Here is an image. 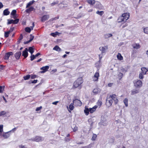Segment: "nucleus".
<instances>
[{"label": "nucleus", "instance_id": "nucleus-1", "mask_svg": "<svg viewBox=\"0 0 148 148\" xmlns=\"http://www.w3.org/2000/svg\"><path fill=\"white\" fill-rule=\"evenodd\" d=\"M130 16L129 13H124L122 14L121 16H120L118 19L117 21L119 23L122 22H126L127 20Z\"/></svg>", "mask_w": 148, "mask_h": 148}, {"label": "nucleus", "instance_id": "nucleus-2", "mask_svg": "<svg viewBox=\"0 0 148 148\" xmlns=\"http://www.w3.org/2000/svg\"><path fill=\"white\" fill-rule=\"evenodd\" d=\"M108 49V47L107 45L104 46H103L100 47H99V49L101 51V54L99 55V61H100L103 57V54L106 53Z\"/></svg>", "mask_w": 148, "mask_h": 148}, {"label": "nucleus", "instance_id": "nucleus-3", "mask_svg": "<svg viewBox=\"0 0 148 148\" xmlns=\"http://www.w3.org/2000/svg\"><path fill=\"white\" fill-rule=\"evenodd\" d=\"M83 82L82 78L81 77L78 78L74 82L73 87L77 88Z\"/></svg>", "mask_w": 148, "mask_h": 148}, {"label": "nucleus", "instance_id": "nucleus-4", "mask_svg": "<svg viewBox=\"0 0 148 148\" xmlns=\"http://www.w3.org/2000/svg\"><path fill=\"white\" fill-rule=\"evenodd\" d=\"M99 77V70H97L92 77V80L94 82H97Z\"/></svg>", "mask_w": 148, "mask_h": 148}, {"label": "nucleus", "instance_id": "nucleus-5", "mask_svg": "<svg viewBox=\"0 0 148 148\" xmlns=\"http://www.w3.org/2000/svg\"><path fill=\"white\" fill-rule=\"evenodd\" d=\"M134 83V86L136 88H140L142 86V81L139 80H135Z\"/></svg>", "mask_w": 148, "mask_h": 148}, {"label": "nucleus", "instance_id": "nucleus-6", "mask_svg": "<svg viewBox=\"0 0 148 148\" xmlns=\"http://www.w3.org/2000/svg\"><path fill=\"white\" fill-rule=\"evenodd\" d=\"M112 100H113L115 104L117 103L118 102L117 96L115 94L111 95L109 97Z\"/></svg>", "mask_w": 148, "mask_h": 148}, {"label": "nucleus", "instance_id": "nucleus-7", "mask_svg": "<svg viewBox=\"0 0 148 148\" xmlns=\"http://www.w3.org/2000/svg\"><path fill=\"white\" fill-rule=\"evenodd\" d=\"M112 103L113 101L109 97H107L106 99V104L107 106L108 107H110L112 105Z\"/></svg>", "mask_w": 148, "mask_h": 148}, {"label": "nucleus", "instance_id": "nucleus-8", "mask_svg": "<svg viewBox=\"0 0 148 148\" xmlns=\"http://www.w3.org/2000/svg\"><path fill=\"white\" fill-rule=\"evenodd\" d=\"M43 138L40 136H36L32 138V140L33 141L36 142H39L43 140Z\"/></svg>", "mask_w": 148, "mask_h": 148}, {"label": "nucleus", "instance_id": "nucleus-9", "mask_svg": "<svg viewBox=\"0 0 148 148\" xmlns=\"http://www.w3.org/2000/svg\"><path fill=\"white\" fill-rule=\"evenodd\" d=\"M49 69V66H43L40 68V70H42L40 72L41 73H44L47 72L48 69Z\"/></svg>", "mask_w": 148, "mask_h": 148}, {"label": "nucleus", "instance_id": "nucleus-10", "mask_svg": "<svg viewBox=\"0 0 148 148\" xmlns=\"http://www.w3.org/2000/svg\"><path fill=\"white\" fill-rule=\"evenodd\" d=\"M101 91V90L99 88H94L93 91L92 93L94 95L99 94Z\"/></svg>", "mask_w": 148, "mask_h": 148}, {"label": "nucleus", "instance_id": "nucleus-11", "mask_svg": "<svg viewBox=\"0 0 148 148\" xmlns=\"http://www.w3.org/2000/svg\"><path fill=\"white\" fill-rule=\"evenodd\" d=\"M73 102L75 105L78 106H81L82 104V103L80 100L77 99H75L73 100Z\"/></svg>", "mask_w": 148, "mask_h": 148}, {"label": "nucleus", "instance_id": "nucleus-12", "mask_svg": "<svg viewBox=\"0 0 148 148\" xmlns=\"http://www.w3.org/2000/svg\"><path fill=\"white\" fill-rule=\"evenodd\" d=\"M13 54V53L12 52H9L8 53H5V54L4 57V59L5 60H8L10 56L11 55H12Z\"/></svg>", "mask_w": 148, "mask_h": 148}, {"label": "nucleus", "instance_id": "nucleus-13", "mask_svg": "<svg viewBox=\"0 0 148 148\" xmlns=\"http://www.w3.org/2000/svg\"><path fill=\"white\" fill-rule=\"evenodd\" d=\"M49 16L48 15H44L41 17V20L42 22H45L46 20H48L49 18Z\"/></svg>", "mask_w": 148, "mask_h": 148}, {"label": "nucleus", "instance_id": "nucleus-14", "mask_svg": "<svg viewBox=\"0 0 148 148\" xmlns=\"http://www.w3.org/2000/svg\"><path fill=\"white\" fill-rule=\"evenodd\" d=\"M119 72H120L123 74L125 73L127 71V69L126 68H124L123 67H121L118 70Z\"/></svg>", "mask_w": 148, "mask_h": 148}, {"label": "nucleus", "instance_id": "nucleus-15", "mask_svg": "<svg viewBox=\"0 0 148 148\" xmlns=\"http://www.w3.org/2000/svg\"><path fill=\"white\" fill-rule=\"evenodd\" d=\"M28 50L27 48H26L25 50L23 51L22 53V56H23L25 58L27 57L28 55Z\"/></svg>", "mask_w": 148, "mask_h": 148}, {"label": "nucleus", "instance_id": "nucleus-16", "mask_svg": "<svg viewBox=\"0 0 148 148\" xmlns=\"http://www.w3.org/2000/svg\"><path fill=\"white\" fill-rule=\"evenodd\" d=\"M10 132L9 131L6 132H3L2 136L5 138H8L10 136V134H9Z\"/></svg>", "mask_w": 148, "mask_h": 148}, {"label": "nucleus", "instance_id": "nucleus-17", "mask_svg": "<svg viewBox=\"0 0 148 148\" xmlns=\"http://www.w3.org/2000/svg\"><path fill=\"white\" fill-rule=\"evenodd\" d=\"M102 105V102L101 99H100L98 100L97 102V105H96L97 106V107L100 108Z\"/></svg>", "mask_w": 148, "mask_h": 148}, {"label": "nucleus", "instance_id": "nucleus-18", "mask_svg": "<svg viewBox=\"0 0 148 148\" xmlns=\"http://www.w3.org/2000/svg\"><path fill=\"white\" fill-rule=\"evenodd\" d=\"M141 73L144 75L148 74V70L145 67H143L141 69Z\"/></svg>", "mask_w": 148, "mask_h": 148}, {"label": "nucleus", "instance_id": "nucleus-19", "mask_svg": "<svg viewBox=\"0 0 148 148\" xmlns=\"http://www.w3.org/2000/svg\"><path fill=\"white\" fill-rule=\"evenodd\" d=\"M132 46L134 48L136 49H139L140 47V46L139 43H134L132 45Z\"/></svg>", "mask_w": 148, "mask_h": 148}, {"label": "nucleus", "instance_id": "nucleus-20", "mask_svg": "<svg viewBox=\"0 0 148 148\" xmlns=\"http://www.w3.org/2000/svg\"><path fill=\"white\" fill-rule=\"evenodd\" d=\"M16 10H12L11 13V15L13 16V18H15L17 17V15L16 14Z\"/></svg>", "mask_w": 148, "mask_h": 148}, {"label": "nucleus", "instance_id": "nucleus-21", "mask_svg": "<svg viewBox=\"0 0 148 148\" xmlns=\"http://www.w3.org/2000/svg\"><path fill=\"white\" fill-rule=\"evenodd\" d=\"M34 10H35V9L34 7L33 6H31L28 8L27 9L25 10V12L27 13H29L30 12Z\"/></svg>", "mask_w": 148, "mask_h": 148}, {"label": "nucleus", "instance_id": "nucleus-22", "mask_svg": "<svg viewBox=\"0 0 148 148\" xmlns=\"http://www.w3.org/2000/svg\"><path fill=\"white\" fill-rule=\"evenodd\" d=\"M97 108V106H94L92 108H90V112L91 113L94 112Z\"/></svg>", "mask_w": 148, "mask_h": 148}, {"label": "nucleus", "instance_id": "nucleus-23", "mask_svg": "<svg viewBox=\"0 0 148 148\" xmlns=\"http://www.w3.org/2000/svg\"><path fill=\"white\" fill-rule=\"evenodd\" d=\"M21 54V52H17L15 54V57L16 59H19Z\"/></svg>", "mask_w": 148, "mask_h": 148}, {"label": "nucleus", "instance_id": "nucleus-24", "mask_svg": "<svg viewBox=\"0 0 148 148\" xmlns=\"http://www.w3.org/2000/svg\"><path fill=\"white\" fill-rule=\"evenodd\" d=\"M112 36L113 35L112 34L107 33L104 34V37L105 38L107 39L112 37Z\"/></svg>", "mask_w": 148, "mask_h": 148}, {"label": "nucleus", "instance_id": "nucleus-25", "mask_svg": "<svg viewBox=\"0 0 148 148\" xmlns=\"http://www.w3.org/2000/svg\"><path fill=\"white\" fill-rule=\"evenodd\" d=\"M34 2H35V1L34 0H32V1L29 2L27 3L26 8H28L30 6L32 5Z\"/></svg>", "mask_w": 148, "mask_h": 148}, {"label": "nucleus", "instance_id": "nucleus-26", "mask_svg": "<svg viewBox=\"0 0 148 148\" xmlns=\"http://www.w3.org/2000/svg\"><path fill=\"white\" fill-rule=\"evenodd\" d=\"M10 13V12L8 11V9H6L3 11V14L4 15L7 16Z\"/></svg>", "mask_w": 148, "mask_h": 148}, {"label": "nucleus", "instance_id": "nucleus-27", "mask_svg": "<svg viewBox=\"0 0 148 148\" xmlns=\"http://www.w3.org/2000/svg\"><path fill=\"white\" fill-rule=\"evenodd\" d=\"M90 112L89 108H87L86 106L85 107V109L84 110V112L85 114L86 115H88L89 114V112Z\"/></svg>", "mask_w": 148, "mask_h": 148}, {"label": "nucleus", "instance_id": "nucleus-28", "mask_svg": "<svg viewBox=\"0 0 148 148\" xmlns=\"http://www.w3.org/2000/svg\"><path fill=\"white\" fill-rule=\"evenodd\" d=\"M86 1L90 5H93L95 3V1L94 0H87Z\"/></svg>", "mask_w": 148, "mask_h": 148}, {"label": "nucleus", "instance_id": "nucleus-29", "mask_svg": "<svg viewBox=\"0 0 148 148\" xmlns=\"http://www.w3.org/2000/svg\"><path fill=\"white\" fill-rule=\"evenodd\" d=\"M117 58L118 60H121L123 59V56H121L120 53H118L117 55Z\"/></svg>", "mask_w": 148, "mask_h": 148}, {"label": "nucleus", "instance_id": "nucleus-30", "mask_svg": "<svg viewBox=\"0 0 148 148\" xmlns=\"http://www.w3.org/2000/svg\"><path fill=\"white\" fill-rule=\"evenodd\" d=\"M123 76V74L122 73L119 72V73L118 74V78L120 80H121Z\"/></svg>", "mask_w": 148, "mask_h": 148}, {"label": "nucleus", "instance_id": "nucleus-31", "mask_svg": "<svg viewBox=\"0 0 148 148\" xmlns=\"http://www.w3.org/2000/svg\"><path fill=\"white\" fill-rule=\"evenodd\" d=\"M143 30L144 32L146 34H148V27H143Z\"/></svg>", "mask_w": 148, "mask_h": 148}, {"label": "nucleus", "instance_id": "nucleus-32", "mask_svg": "<svg viewBox=\"0 0 148 148\" xmlns=\"http://www.w3.org/2000/svg\"><path fill=\"white\" fill-rule=\"evenodd\" d=\"M53 50L59 51L61 50V49L57 45L53 48Z\"/></svg>", "mask_w": 148, "mask_h": 148}, {"label": "nucleus", "instance_id": "nucleus-33", "mask_svg": "<svg viewBox=\"0 0 148 148\" xmlns=\"http://www.w3.org/2000/svg\"><path fill=\"white\" fill-rule=\"evenodd\" d=\"M31 75H28L25 76L23 77V78L25 80H27L29 79Z\"/></svg>", "mask_w": 148, "mask_h": 148}, {"label": "nucleus", "instance_id": "nucleus-34", "mask_svg": "<svg viewBox=\"0 0 148 148\" xmlns=\"http://www.w3.org/2000/svg\"><path fill=\"white\" fill-rule=\"evenodd\" d=\"M96 7L100 8L101 5L100 3L99 2H97L95 5Z\"/></svg>", "mask_w": 148, "mask_h": 148}, {"label": "nucleus", "instance_id": "nucleus-35", "mask_svg": "<svg viewBox=\"0 0 148 148\" xmlns=\"http://www.w3.org/2000/svg\"><path fill=\"white\" fill-rule=\"evenodd\" d=\"M138 92V91L137 90H132L131 92V95H134V94Z\"/></svg>", "mask_w": 148, "mask_h": 148}, {"label": "nucleus", "instance_id": "nucleus-36", "mask_svg": "<svg viewBox=\"0 0 148 148\" xmlns=\"http://www.w3.org/2000/svg\"><path fill=\"white\" fill-rule=\"evenodd\" d=\"M29 52H30L31 54L32 55V54L34 52V50L33 48L32 47H30L29 48Z\"/></svg>", "mask_w": 148, "mask_h": 148}, {"label": "nucleus", "instance_id": "nucleus-37", "mask_svg": "<svg viewBox=\"0 0 148 148\" xmlns=\"http://www.w3.org/2000/svg\"><path fill=\"white\" fill-rule=\"evenodd\" d=\"M74 103H71L69 105V108L70 110H73L74 108V106H73Z\"/></svg>", "mask_w": 148, "mask_h": 148}, {"label": "nucleus", "instance_id": "nucleus-38", "mask_svg": "<svg viewBox=\"0 0 148 148\" xmlns=\"http://www.w3.org/2000/svg\"><path fill=\"white\" fill-rule=\"evenodd\" d=\"M123 102L126 107L128 106V99L127 98H125L123 100Z\"/></svg>", "mask_w": 148, "mask_h": 148}, {"label": "nucleus", "instance_id": "nucleus-39", "mask_svg": "<svg viewBox=\"0 0 148 148\" xmlns=\"http://www.w3.org/2000/svg\"><path fill=\"white\" fill-rule=\"evenodd\" d=\"M5 88V86H0V93L3 92Z\"/></svg>", "mask_w": 148, "mask_h": 148}, {"label": "nucleus", "instance_id": "nucleus-40", "mask_svg": "<svg viewBox=\"0 0 148 148\" xmlns=\"http://www.w3.org/2000/svg\"><path fill=\"white\" fill-rule=\"evenodd\" d=\"M58 32H56L55 33H51L50 35L53 37H56L58 35Z\"/></svg>", "mask_w": 148, "mask_h": 148}, {"label": "nucleus", "instance_id": "nucleus-41", "mask_svg": "<svg viewBox=\"0 0 148 148\" xmlns=\"http://www.w3.org/2000/svg\"><path fill=\"white\" fill-rule=\"evenodd\" d=\"M96 13L100 16H102L104 14V12L103 11H97L96 12Z\"/></svg>", "mask_w": 148, "mask_h": 148}, {"label": "nucleus", "instance_id": "nucleus-42", "mask_svg": "<svg viewBox=\"0 0 148 148\" xmlns=\"http://www.w3.org/2000/svg\"><path fill=\"white\" fill-rule=\"evenodd\" d=\"M6 113V112L4 111L0 112V116L5 115Z\"/></svg>", "mask_w": 148, "mask_h": 148}, {"label": "nucleus", "instance_id": "nucleus-43", "mask_svg": "<svg viewBox=\"0 0 148 148\" xmlns=\"http://www.w3.org/2000/svg\"><path fill=\"white\" fill-rule=\"evenodd\" d=\"M97 137V136L95 134H93L92 138V140H95Z\"/></svg>", "mask_w": 148, "mask_h": 148}, {"label": "nucleus", "instance_id": "nucleus-44", "mask_svg": "<svg viewBox=\"0 0 148 148\" xmlns=\"http://www.w3.org/2000/svg\"><path fill=\"white\" fill-rule=\"evenodd\" d=\"M8 24H10L11 23H14V20H13L12 19V20H10L9 19H8Z\"/></svg>", "mask_w": 148, "mask_h": 148}, {"label": "nucleus", "instance_id": "nucleus-45", "mask_svg": "<svg viewBox=\"0 0 148 148\" xmlns=\"http://www.w3.org/2000/svg\"><path fill=\"white\" fill-rule=\"evenodd\" d=\"M144 75L142 73H140L139 75V78L140 79H143V75Z\"/></svg>", "mask_w": 148, "mask_h": 148}, {"label": "nucleus", "instance_id": "nucleus-46", "mask_svg": "<svg viewBox=\"0 0 148 148\" xmlns=\"http://www.w3.org/2000/svg\"><path fill=\"white\" fill-rule=\"evenodd\" d=\"M26 32L28 33H30L31 31L30 28L29 27H27L25 28V29Z\"/></svg>", "mask_w": 148, "mask_h": 148}, {"label": "nucleus", "instance_id": "nucleus-47", "mask_svg": "<svg viewBox=\"0 0 148 148\" xmlns=\"http://www.w3.org/2000/svg\"><path fill=\"white\" fill-rule=\"evenodd\" d=\"M10 33L8 31L5 32L4 34L5 37L6 38L8 37V36L9 34Z\"/></svg>", "mask_w": 148, "mask_h": 148}, {"label": "nucleus", "instance_id": "nucleus-48", "mask_svg": "<svg viewBox=\"0 0 148 148\" xmlns=\"http://www.w3.org/2000/svg\"><path fill=\"white\" fill-rule=\"evenodd\" d=\"M31 59L30 60L31 61L33 60L34 59L36 58V57L34 55H32V56L30 57Z\"/></svg>", "mask_w": 148, "mask_h": 148}, {"label": "nucleus", "instance_id": "nucleus-49", "mask_svg": "<svg viewBox=\"0 0 148 148\" xmlns=\"http://www.w3.org/2000/svg\"><path fill=\"white\" fill-rule=\"evenodd\" d=\"M19 21V19L18 18L16 19L15 20H14V24L17 23Z\"/></svg>", "mask_w": 148, "mask_h": 148}, {"label": "nucleus", "instance_id": "nucleus-50", "mask_svg": "<svg viewBox=\"0 0 148 148\" xmlns=\"http://www.w3.org/2000/svg\"><path fill=\"white\" fill-rule=\"evenodd\" d=\"M58 3V1L53 2L51 4V5L52 6H53L56 4H57Z\"/></svg>", "mask_w": 148, "mask_h": 148}, {"label": "nucleus", "instance_id": "nucleus-51", "mask_svg": "<svg viewBox=\"0 0 148 148\" xmlns=\"http://www.w3.org/2000/svg\"><path fill=\"white\" fill-rule=\"evenodd\" d=\"M34 37V36H32V35H30V37L29 39V41H31L33 39Z\"/></svg>", "mask_w": 148, "mask_h": 148}, {"label": "nucleus", "instance_id": "nucleus-52", "mask_svg": "<svg viewBox=\"0 0 148 148\" xmlns=\"http://www.w3.org/2000/svg\"><path fill=\"white\" fill-rule=\"evenodd\" d=\"M3 125H0V131H3Z\"/></svg>", "mask_w": 148, "mask_h": 148}, {"label": "nucleus", "instance_id": "nucleus-53", "mask_svg": "<svg viewBox=\"0 0 148 148\" xmlns=\"http://www.w3.org/2000/svg\"><path fill=\"white\" fill-rule=\"evenodd\" d=\"M36 77V75H31V78L32 79H34Z\"/></svg>", "mask_w": 148, "mask_h": 148}, {"label": "nucleus", "instance_id": "nucleus-54", "mask_svg": "<svg viewBox=\"0 0 148 148\" xmlns=\"http://www.w3.org/2000/svg\"><path fill=\"white\" fill-rule=\"evenodd\" d=\"M34 27V22L32 23V26L30 27L29 28H30V30H31L33 29V28Z\"/></svg>", "mask_w": 148, "mask_h": 148}, {"label": "nucleus", "instance_id": "nucleus-55", "mask_svg": "<svg viewBox=\"0 0 148 148\" xmlns=\"http://www.w3.org/2000/svg\"><path fill=\"white\" fill-rule=\"evenodd\" d=\"M91 147V145L90 144L88 146L84 147H82V148H90Z\"/></svg>", "mask_w": 148, "mask_h": 148}, {"label": "nucleus", "instance_id": "nucleus-56", "mask_svg": "<svg viewBox=\"0 0 148 148\" xmlns=\"http://www.w3.org/2000/svg\"><path fill=\"white\" fill-rule=\"evenodd\" d=\"M77 129H78L77 127L75 126V127H74V128L73 129V131L74 132H75L77 130Z\"/></svg>", "mask_w": 148, "mask_h": 148}, {"label": "nucleus", "instance_id": "nucleus-57", "mask_svg": "<svg viewBox=\"0 0 148 148\" xmlns=\"http://www.w3.org/2000/svg\"><path fill=\"white\" fill-rule=\"evenodd\" d=\"M42 108V106H40L39 107H37L36 110V111H38L40 109H41Z\"/></svg>", "mask_w": 148, "mask_h": 148}, {"label": "nucleus", "instance_id": "nucleus-58", "mask_svg": "<svg viewBox=\"0 0 148 148\" xmlns=\"http://www.w3.org/2000/svg\"><path fill=\"white\" fill-rule=\"evenodd\" d=\"M16 130V128L15 127L12 130L10 131L9 132H14V131H15Z\"/></svg>", "mask_w": 148, "mask_h": 148}, {"label": "nucleus", "instance_id": "nucleus-59", "mask_svg": "<svg viewBox=\"0 0 148 148\" xmlns=\"http://www.w3.org/2000/svg\"><path fill=\"white\" fill-rule=\"evenodd\" d=\"M37 80H34L33 81H32V82H31L32 84H35L37 82Z\"/></svg>", "mask_w": 148, "mask_h": 148}, {"label": "nucleus", "instance_id": "nucleus-60", "mask_svg": "<svg viewBox=\"0 0 148 148\" xmlns=\"http://www.w3.org/2000/svg\"><path fill=\"white\" fill-rule=\"evenodd\" d=\"M58 102H59V101H55V102H53L52 103V104L53 105H56L57 104V103H58Z\"/></svg>", "mask_w": 148, "mask_h": 148}, {"label": "nucleus", "instance_id": "nucleus-61", "mask_svg": "<svg viewBox=\"0 0 148 148\" xmlns=\"http://www.w3.org/2000/svg\"><path fill=\"white\" fill-rule=\"evenodd\" d=\"M13 30V28H11L9 31H8V32H9L10 33V32H12Z\"/></svg>", "mask_w": 148, "mask_h": 148}, {"label": "nucleus", "instance_id": "nucleus-62", "mask_svg": "<svg viewBox=\"0 0 148 148\" xmlns=\"http://www.w3.org/2000/svg\"><path fill=\"white\" fill-rule=\"evenodd\" d=\"M3 7V5L1 2H0V9L2 8Z\"/></svg>", "mask_w": 148, "mask_h": 148}, {"label": "nucleus", "instance_id": "nucleus-63", "mask_svg": "<svg viewBox=\"0 0 148 148\" xmlns=\"http://www.w3.org/2000/svg\"><path fill=\"white\" fill-rule=\"evenodd\" d=\"M40 55V53H37L35 56L36 57H37L39 55Z\"/></svg>", "mask_w": 148, "mask_h": 148}, {"label": "nucleus", "instance_id": "nucleus-64", "mask_svg": "<svg viewBox=\"0 0 148 148\" xmlns=\"http://www.w3.org/2000/svg\"><path fill=\"white\" fill-rule=\"evenodd\" d=\"M19 148H27L25 147L24 146L21 145L19 146Z\"/></svg>", "mask_w": 148, "mask_h": 148}]
</instances>
